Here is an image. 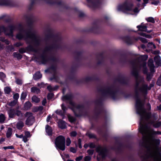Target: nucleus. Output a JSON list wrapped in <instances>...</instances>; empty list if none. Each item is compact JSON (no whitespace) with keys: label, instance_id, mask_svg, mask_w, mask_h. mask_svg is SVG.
Listing matches in <instances>:
<instances>
[{"label":"nucleus","instance_id":"obj_47","mask_svg":"<svg viewBox=\"0 0 161 161\" xmlns=\"http://www.w3.org/2000/svg\"><path fill=\"white\" fill-rule=\"evenodd\" d=\"M66 145L67 146H69L70 144V140L69 138H68L66 140Z\"/></svg>","mask_w":161,"mask_h":161},{"label":"nucleus","instance_id":"obj_63","mask_svg":"<svg viewBox=\"0 0 161 161\" xmlns=\"http://www.w3.org/2000/svg\"><path fill=\"white\" fill-rule=\"evenodd\" d=\"M71 152L73 153H75L76 152V149L74 148L71 147Z\"/></svg>","mask_w":161,"mask_h":161},{"label":"nucleus","instance_id":"obj_16","mask_svg":"<svg viewBox=\"0 0 161 161\" xmlns=\"http://www.w3.org/2000/svg\"><path fill=\"white\" fill-rule=\"evenodd\" d=\"M103 94L106 95H111L114 92L110 89H107L104 90L103 92Z\"/></svg>","mask_w":161,"mask_h":161},{"label":"nucleus","instance_id":"obj_43","mask_svg":"<svg viewBox=\"0 0 161 161\" xmlns=\"http://www.w3.org/2000/svg\"><path fill=\"white\" fill-rule=\"evenodd\" d=\"M157 84L159 86L161 85V75L158 80Z\"/></svg>","mask_w":161,"mask_h":161},{"label":"nucleus","instance_id":"obj_14","mask_svg":"<svg viewBox=\"0 0 161 161\" xmlns=\"http://www.w3.org/2000/svg\"><path fill=\"white\" fill-rule=\"evenodd\" d=\"M9 117L10 118H14L16 115V110L10 109L8 111Z\"/></svg>","mask_w":161,"mask_h":161},{"label":"nucleus","instance_id":"obj_56","mask_svg":"<svg viewBox=\"0 0 161 161\" xmlns=\"http://www.w3.org/2000/svg\"><path fill=\"white\" fill-rule=\"evenodd\" d=\"M77 133L75 131H73L71 132V136H76Z\"/></svg>","mask_w":161,"mask_h":161},{"label":"nucleus","instance_id":"obj_23","mask_svg":"<svg viewBox=\"0 0 161 161\" xmlns=\"http://www.w3.org/2000/svg\"><path fill=\"white\" fill-rule=\"evenodd\" d=\"M59 127L61 129H64L65 127V123L62 121H59L58 122Z\"/></svg>","mask_w":161,"mask_h":161},{"label":"nucleus","instance_id":"obj_41","mask_svg":"<svg viewBox=\"0 0 161 161\" xmlns=\"http://www.w3.org/2000/svg\"><path fill=\"white\" fill-rule=\"evenodd\" d=\"M26 96V94L25 92H22L20 97L21 99H24Z\"/></svg>","mask_w":161,"mask_h":161},{"label":"nucleus","instance_id":"obj_22","mask_svg":"<svg viewBox=\"0 0 161 161\" xmlns=\"http://www.w3.org/2000/svg\"><path fill=\"white\" fill-rule=\"evenodd\" d=\"M48 59L47 57L42 56L40 57V60L43 64H45L48 61Z\"/></svg>","mask_w":161,"mask_h":161},{"label":"nucleus","instance_id":"obj_31","mask_svg":"<svg viewBox=\"0 0 161 161\" xmlns=\"http://www.w3.org/2000/svg\"><path fill=\"white\" fill-rule=\"evenodd\" d=\"M6 117L3 114H0V123H3Z\"/></svg>","mask_w":161,"mask_h":161},{"label":"nucleus","instance_id":"obj_12","mask_svg":"<svg viewBox=\"0 0 161 161\" xmlns=\"http://www.w3.org/2000/svg\"><path fill=\"white\" fill-rule=\"evenodd\" d=\"M147 24L144 25L143 23H142L140 25L137 26V27L140 31H147L148 33H150L151 31V30L150 31H147Z\"/></svg>","mask_w":161,"mask_h":161},{"label":"nucleus","instance_id":"obj_50","mask_svg":"<svg viewBox=\"0 0 161 161\" xmlns=\"http://www.w3.org/2000/svg\"><path fill=\"white\" fill-rule=\"evenodd\" d=\"M91 159V157L90 156H87L85 158V161H90Z\"/></svg>","mask_w":161,"mask_h":161},{"label":"nucleus","instance_id":"obj_30","mask_svg":"<svg viewBox=\"0 0 161 161\" xmlns=\"http://www.w3.org/2000/svg\"><path fill=\"white\" fill-rule=\"evenodd\" d=\"M0 5H8V0H0Z\"/></svg>","mask_w":161,"mask_h":161},{"label":"nucleus","instance_id":"obj_25","mask_svg":"<svg viewBox=\"0 0 161 161\" xmlns=\"http://www.w3.org/2000/svg\"><path fill=\"white\" fill-rule=\"evenodd\" d=\"M17 127L19 130L21 129L24 126V123L22 121H19L17 124Z\"/></svg>","mask_w":161,"mask_h":161},{"label":"nucleus","instance_id":"obj_55","mask_svg":"<svg viewBox=\"0 0 161 161\" xmlns=\"http://www.w3.org/2000/svg\"><path fill=\"white\" fill-rule=\"evenodd\" d=\"M22 45V44L20 42H18L14 44V45L17 47H19Z\"/></svg>","mask_w":161,"mask_h":161},{"label":"nucleus","instance_id":"obj_13","mask_svg":"<svg viewBox=\"0 0 161 161\" xmlns=\"http://www.w3.org/2000/svg\"><path fill=\"white\" fill-rule=\"evenodd\" d=\"M148 66L150 68L151 72L153 73L154 72V66L153 64V61L152 59H150L148 62Z\"/></svg>","mask_w":161,"mask_h":161},{"label":"nucleus","instance_id":"obj_38","mask_svg":"<svg viewBox=\"0 0 161 161\" xmlns=\"http://www.w3.org/2000/svg\"><path fill=\"white\" fill-rule=\"evenodd\" d=\"M27 50L30 51H35L34 47L32 45H30L27 47Z\"/></svg>","mask_w":161,"mask_h":161},{"label":"nucleus","instance_id":"obj_48","mask_svg":"<svg viewBox=\"0 0 161 161\" xmlns=\"http://www.w3.org/2000/svg\"><path fill=\"white\" fill-rule=\"evenodd\" d=\"M94 150H87V152L89 154L92 155L93 154Z\"/></svg>","mask_w":161,"mask_h":161},{"label":"nucleus","instance_id":"obj_9","mask_svg":"<svg viewBox=\"0 0 161 161\" xmlns=\"http://www.w3.org/2000/svg\"><path fill=\"white\" fill-rule=\"evenodd\" d=\"M96 151L99 153L102 158L105 157L106 155V149L100 146L96 148Z\"/></svg>","mask_w":161,"mask_h":161},{"label":"nucleus","instance_id":"obj_20","mask_svg":"<svg viewBox=\"0 0 161 161\" xmlns=\"http://www.w3.org/2000/svg\"><path fill=\"white\" fill-rule=\"evenodd\" d=\"M71 12L72 13H75L77 15L80 17L82 16L83 15V14L81 13L80 12L77 8L71 9Z\"/></svg>","mask_w":161,"mask_h":161},{"label":"nucleus","instance_id":"obj_37","mask_svg":"<svg viewBox=\"0 0 161 161\" xmlns=\"http://www.w3.org/2000/svg\"><path fill=\"white\" fill-rule=\"evenodd\" d=\"M146 20L148 22H151L152 23L155 22V20L153 18L150 17L146 19Z\"/></svg>","mask_w":161,"mask_h":161},{"label":"nucleus","instance_id":"obj_58","mask_svg":"<svg viewBox=\"0 0 161 161\" xmlns=\"http://www.w3.org/2000/svg\"><path fill=\"white\" fill-rule=\"evenodd\" d=\"M83 157L81 156H79L76 158V161H80L82 158Z\"/></svg>","mask_w":161,"mask_h":161},{"label":"nucleus","instance_id":"obj_36","mask_svg":"<svg viewBox=\"0 0 161 161\" xmlns=\"http://www.w3.org/2000/svg\"><path fill=\"white\" fill-rule=\"evenodd\" d=\"M17 100H14L10 102L8 104L9 105L11 106H14L17 103Z\"/></svg>","mask_w":161,"mask_h":161},{"label":"nucleus","instance_id":"obj_17","mask_svg":"<svg viewBox=\"0 0 161 161\" xmlns=\"http://www.w3.org/2000/svg\"><path fill=\"white\" fill-rule=\"evenodd\" d=\"M154 60L157 65L159 66H161L160 57L159 56L155 57L154 58Z\"/></svg>","mask_w":161,"mask_h":161},{"label":"nucleus","instance_id":"obj_4","mask_svg":"<svg viewBox=\"0 0 161 161\" xmlns=\"http://www.w3.org/2000/svg\"><path fill=\"white\" fill-rule=\"evenodd\" d=\"M141 69H143L144 73H147V70L146 64L145 62H143L142 64L140 66L137 64H135L133 67L132 73L136 79L135 90L136 94L140 92L145 94L147 93V91L150 90L152 87L153 86V84H150L149 86H148L147 85L143 83V78L138 75V71Z\"/></svg>","mask_w":161,"mask_h":161},{"label":"nucleus","instance_id":"obj_53","mask_svg":"<svg viewBox=\"0 0 161 161\" xmlns=\"http://www.w3.org/2000/svg\"><path fill=\"white\" fill-rule=\"evenodd\" d=\"M52 48V47L49 46V47H47L45 49V51L47 52L48 51H50Z\"/></svg>","mask_w":161,"mask_h":161},{"label":"nucleus","instance_id":"obj_8","mask_svg":"<svg viewBox=\"0 0 161 161\" xmlns=\"http://www.w3.org/2000/svg\"><path fill=\"white\" fill-rule=\"evenodd\" d=\"M26 116L27 117L25 124L27 125H32L35 121L34 117L31 113L27 112L26 114Z\"/></svg>","mask_w":161,"mask_h":161},{"label":"nucleus","instance_id":"obj_51","mask_svg":"<svg viewBox=\"0 0 161 161\" xmlns=\"http://www.w3.org/2000/svg\"><path fill=\"white\" fill-rule=\"evenodd\" d=\"M152 75L151 74H147V78L148 80H150L152 78Z\"/></svg>","mask_w":161,"mask_h":161},{"label":"nucleus","instance_id":"obj_40","mask_svg":"<svg viewBox=\"0 0 161 161\" xmlns=\"http://www.w3.org/2000/svg\"><path fill=\"white\" fill-rule=\"evenodd\" d=\"M3 149L6 150L7 149H14V147L13 146H10L7 147H3Z\"/></svg>","mask_w":161,"mask_h":161},{"label":"nucleus","instance_id":"obj_60","mask_svg":"<svg viewBox=\"0 0 161 161\" xmlns=\"http://www.w3.org/2000/svg\"><path fill=\"white\" fill-rule=\"evenodd\" d=\"M53 95L52 93L49 94L47 96L48 99H51L53 96Z\"/></svg>","mask_w":161,"mask_h":161},{"label":"nucleus","instance_id":"obj_46","mask_svg":"<svg viewBox=\"0 0 161 161\" xmlns=\"http://www.w3.org/2000/svg\"><path fill=\"white\" fill-rule=\"evenodd\" d=\"M27 137H31V135L29 131H26L25 132V136Z\"/></svg>","mask_w":161,"mask_h":161},{"label":"nucleus","instance_id":"obj_61","mask_svg":"<svg viewBox=\"0 0 161 161\" xmlns=\"http://www.w3.org/2000/svg\"><path fill=\"white\" fill-rule=\"evenodd\" d=\"M47 101L46 99H44L42 103V105H45V104L46 103Z\"/></svg>","mask_w":161,"mask_h":161},{"label":"nucleus","instance_id":"obj_19","mask_svg":"<svg viewBox=\"0 0 161 161\" xmlns=\"http://www.w3.org/2000/svg\"><path fill=\"white\" fill-rule=\"evenodd\" d=\"M46 133L48 135H51L52 132V128L48 125H46Z\"/></svg>","mask_w":161,"mask_h":161},{"label":"nucleus","instance_id":"obj_45","mask_svg":"<svg viewBox=\"0 0 161 161\" xmlns=\"http://www.w3.org/2000/svg\"><path fill=\"white\" fill-rule=\"evenodd\" d=\"M6 77L5 75L2 72H0V78L3 79Z\"/></svg>","mask_w":161,"mask_h":161},{"label":"nucleus","instance_id":"obj_10","mask_svg":"<svg viewBox=\"0 0 161 161\" xmlns=\"http://www.w3.org/2000/svg\"><path fill=\"white\" fill-rule=\"evenodd\" d=\"M87 2L92 4L91 7L93 8H97L100 5L101 3L99 0L93 2L92 0H87Z\"/></svg>","mask_w":161,"mask_h":161},{"label":"nucleus","instance_id":"obj_62","mask_svg":"<svg viewBox=\"0 0 161 161\" xmlns=\"http://www.w3.org/2000/svg\"><path fill=\"white\" fill-rule=\"evenodd\" d=\"M15 136L18 138H22L23 137V135L22 134L19 135L18 134H15Z\"/></svg>","mask_w":161,"mask_h":161},{"label":"nucleus","instance_id":"obj_59","mask_svg":"<svg viewBox=\"0 0 161 161\" xmlns=\"http://www.w3.org/2000/svg\"><path fill=\"white\" fill-rule=\"evenodd\" d=\"M19 51L20 53H23L25 52V50L24 48H20L19 49Z\"/></svg>","mask_w":161,"mask_h":161},{"label":"nucleus","instance_id":"obj_42","mask_svg":"<svg viewBox=\"0 0 161 161\" xmlns=\"http://www.w3.org/2000/svg\"><path fill=\"white\" fill-rule=\"evenodd\" d=\"M19 95L18 93H16L14 94L13 96V98L15 99L14 100H17L19 98Z\"/></svg>","mask_w":161,"mask_h":161},{"label":"nucleus","instance_id":"obj_33","mask_svg":"<svg viewBox=\"0 0 161 161\" xmlns=\"http://www.w3.org/2000/svg\"><path fill=\"white\" fill-rule=\"evenodd\" d=\"M13 55L15 57H16L19 59H21L22 58V55L18 53H14Z\"/></svg>","mask_w":161,"mask_h":161},{"label":"nucleus","instance_id":"obj_32","mask_svg":"<svg viewBox=\"0 0 161 161\" xmlns=\"http://www.w3.org/2000/svg\"><path fill=\"white\" fill-rule=\"evenodd\" d=\"M4 91L5 93L8 94L11 91V89L10 87L7 86L4 88Z\"/></svg>","mask_w":161,"mask_h":161},{"label":"nucleus","instance_id":"obj_21","mask_svg":"<svg viewBox=\"0 0 161 161\" xmlns=\"http://www.w3.org/2000/svg\"><path fill=\"white\" fill-rule=\"evenodd\" d=\"M42 75L39 72L36 73L33 76V78L35 80H37L41 78Z\"/></svg>","mask_w":161,"mask_h":161},{"label":"nucleus","instance_id":"obj_1","mask_svg":"<svg viewBox=\"0 0 161 161\" xmlns=\"http://www.w3.org/2000/svg\"><path fill=\"white\" fill-rule=\"evenodd\" d=\"M139 131L142 135V145L146 147L147 151L143 158L146 161H161V153L158 146L159 141L154 139L152 136L161 134L159 131H154L149 127L142 125L139 128Z\"/></svg>","mask_w":161,"mask_h":161},{"label":"nucleus","instance_id":"obj_34","mask_svg":"<svg viewBox=\"0 0 161 161\" xmlns=\"http://www.w3.org/2000/svg\"><path fill=\"white\" fill-rule=\"evenodd\" d=\"M0 40L3 42H5L7 44H9V42L7 39H5V38L3 37H0Z\"/></svg>","mask_w":161,"mask_h":161},{"label":"nucleus","instance_id":"obj_7","mask_svg":"<svg viewBox=\"0 0 161 161\" xmlns=\"http://www.w3.org/2000/svg\"><path fill=\"white\" fill-rule=\"evenodd\" d=\"M138 40H140L143 43H147V40L145 38L141 37H138L136 38H134L133 37L132 38L129 37H126L125 41V42L128 44H131L134 42L135 40V41H137Z\"/></svg>","mask_w":161,"mask_h":161},{"label":"nucleus","instance_id":"obj_26","mask_svg":"<svg viewBox=\"0 0 161 161\" xmlns=\"http://www.w3.org/2000/svg\"><path fill=\"white\" fill-rule=\"evenodd\" d=\"M147 47L148 48H149V49L150 50H151L153 48L155 49L156 48V47L155 45L152 42H149L148 43Z\"/></svg>","mask_w":161,"mask_h":161},{"label":"nucleus","instance_id":"obj_3","mask_svg":"<svg viewBox=\"0 0 161 161\" xmlns=\"http://www.w3.org/2000/svg\"><path fill=\"white\" fill-rule=\"evenodd\" d=\"M136 112L141 116L140 123V127L141 126L149 127V125H152L155 128H158L161 125V122L155 121L157 118L156 114L152 115L150 113H147L143 106L142 102L139 98L136 100Z\"/></svg>","mask_w":161,"mask_h":161},{"label":"nucleus","instance_id":"obj_39","mask_svg":"<svg viewBox=\"0 0 161 161\" xmlns=\"http://www.w3.org/2000/svg\"><path fill=\"white\" fill-rule=\"evenodd\" d=\"M15 82L18 85H21L22 83V80L18 78L16 79Z\"/></svg>","mask_w":161,"mask_h":161},{"label":"nucleus","instance_id":"obj_18","mask_svg":"<svg viewBox=\"0 0 161 161\" xmlns=\"http://www.w3.org/2000/svg\"><path fill=\"white\" fill-rule=\"evenodd\" d=\"M71 109L75 112V110H78L79 108V106L76 105L74 103L71 101Z\"/></svg>","mask_w":161,"mask_h":161},{"label":"nucleus","instance_id":"obj_5","mask_svg":"<svg viewBox=\"0 0 161 161\" xmlns=\"http://www.w3.org/2000/svg\"><path fill=\"white\" fill-rule=\"evenodd\" d=\"M133 6L132 3L126 2L122 5L119 6L118 9L119 10L122 11L125 13L131 14H133L135 13H138L139 11L138 8H136L133 9Z\"/></svg>","mask_w":161,"mask_h":161},{"label":"nucleus","instance_id":"obj_44","mask_svg":"<svg viewBox=\"0 0 161 161\" xmlns=\"http://www.w3.org/2000/svg\"><path fill=\"white\" fill-rule=\"evenodd\" d=\"M16 115H17L18 116H21L22 115V114L21 113V112L18 110H16Z\"/></svg>","mask_w":161,"mask_h":161},{"label":"nucleus","instance_id":"obj_2","mask_svg":"<svg viewBox=\"0 0 161 161\" xmlns=\"http://www.w3.org/2000/svg\"><path fill=\"white\" fill-rule=\"evenodd\" d=\"M16 28H17L19 31V33L16 36L17 38L19 40L24 38L28 43H30L33 45H38L39 44L40 41V38L33 32H27L21 25L18 26L11 25L8 28H5L3 26H0V34L4 32L5 35L9 37H12L13 31Z\"/></svg>","mask_w":161,"mask_h":161},{"label":"nucleus","instance_id":"obj_28","mask_svg":"<svg viewBox=\"0 0 161 161\" xmlns=\"http://www.w3.org/2000/svg\"><path fill=\"white\" fill-rule=\"evenodd\" d=\"M63 158L64 161H70L69 156L68 154H65Z\"/></svg>","mask_w":161,"mask_h":161},{"label":"nucleus","instance_id":"obj_49","mask_svg":"<svg viewBox=\"0 0 161 161\" xmlns=\"http://www.w3.org/2000/svg\"><path fill=\"white\" fill-rule=\"evenodd\" d=\"M89 146L91 148H94L95 147V145L94 143H91L89 144Z\"/></svg>","mask_w":161,"mask_h":161},{"label":"nucleus","instance_id":"obj_29","mask_svg":"<svg viewBox=\"0 0 161 161\" xmlns=\"http://www.w3.org/2000/svg\"><path fill=\"white\" fill-rule=\"evenodd\" d=\"M31 89V92H32L38 93L40 92L39 89L35 87H32Z\"/></svg>","mask_w":161,"mask_h":161},{"label":"nucleus","instance_id":"obj_15","mask_svg":"<svg viewBox=\"0 0 161 161\" xmlns=\"http://www.w3.org/2000/svg\"><path fill=\"white\" fill-rule=\"evenodd\" d=\"M62 100L69 104L70 103V94H67L63 97L62 98Z\"/></svg>","mask_w":161,"mask_h":161},{"label":"nucleus","instance_id":"obj_52","mask_svg":"<svg viewBox=\"0 0 161 161\" xmlns=\"http://www.w3.org/2000/svg\"><path fill=\"white\" fill-rule=\"evenodd\" d=\"M47 88L49 91H51L55 90L51 86H49L47 87Z\"/></svg>","mask_w":161,"mask_h":161},{"label":"nucleus","instance_id":"obj_24","mask_svg":"<svg viewBox=\"0 0 161 161\" xmlns=\"http://www.w3.org/2000/svg\"><path fill=\"white\" fill-rule=\"evenodd\" d=\"M12 129L10 128L8 129V130L6 133V136L7 138H10L12 134Z\"/></svg>","mask_w":161,"mask_h":161},{"label":"nucleus","instance_id":"obj_64","mask_svg":"<svg viewBox=\"0 0 161 161\" xmlns=\"http://www.w3.org/2000/svg\"><path fill=\"white\" fill-rule=\"evenodd\" d=\"M44 86V84L42 83L40 84H38V86L40 87H43Z\"/></svg>","mask_w":161,"mask_h":161},{"label":"nucleus","instance_id":"obj_6","mask_svg":"<svg viewBox=\"0 0 161 161\" xmlns=\"http://www.w3.org/2000/svg\"><path fill=\"white\" fill-rule=\"evenodd\" d=\"M55 144L57 149L64 151L65 149V139L62 136H59L56 138Z\"/></svg>","mask_w":161,"mask_h":161},{"label":"nucleus","instance_id":"obj_54","mask_svg":"<svg viewBox=\"0 0 161 161\" xmlns=\"http://www.w3.org/2000/svg\"><path fill=\"white\" fill-rule=\"evenodd\" d=\"M159 3V2L158 1H154L152 2L151 3L153 4H154L155 5H158Z\"/></svg>","mask_w":161,"mask_h":161},{"label":"nucleus","instance_id":"obj_11","mask_svg":"<svg viewBox=\"0 0 161 161\" xmlns=\"http://www.w3.org/2000/svg\"><path fill=\"white\" fill-rule=\"evenodd\" d=\"M61 107L63 111L60 110H57L55 112L57 114L60 115L61 116L63 117V116L65 112L67 110V108L64 106L63 104H62Z\"/></svg>","mask_w":161,"mask_h":161},{"label":"nucleus","instance_id":"obj_57","mask_svg":"<svg viewBox=\"0 0 161 161\" xmlns=\"http://www.w3.org/2000/svg\"><path fill=\"white\" fill-rule=\"evenodd\" d=\"M28 137H26L25 136H23V137H22L23 138V141L25 142H27V138Z\"/></svg>","mask_w":161,"mask_h":161},{"label":"nucleus","instance_id":"obj_35","mask_svg":"<svg viewBox=\"0 0 161 161\" xmlns=\"http://www.w3.org/2000/svg\"><path fill=\"white\" fill-rule=\"evenodd\" d=\"M24 106L26 109H28L31 107V103L29 102H27L25 103Z\"/></svg>","mask_w":161,"mask_h":161},{"label":"nucleus","instance_id":"obj_27","mask_svg":"<svg viewBox=\"0 0 161 161\" xmlns=\"http://www.w3.org/2000/svg\"><path fill=\"white\" fill-rule=\"evenodd\" d=\"M32 100L33 102L35 103H38L40 101L39 98L35 96L32 97Z\"/></svg>","mask_w":161,"mask_h":161}]
</instances>
